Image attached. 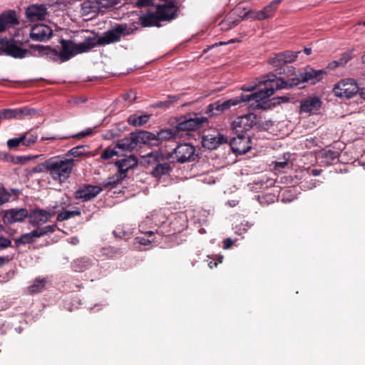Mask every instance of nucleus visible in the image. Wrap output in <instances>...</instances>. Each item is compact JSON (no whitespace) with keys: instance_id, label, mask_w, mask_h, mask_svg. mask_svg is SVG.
I'll use <instances>...</instances> for the list:
<instances>
[{"instance_id":"f257e3e1","label":"nucleus","mask_w":365,"mask_h":365,"mask_svg":"<svg viewBox=\"0 0 365 365\" xmlns=\"http://www.w3.org/2000/svg\"><path fill=\"white\" fill-rule=\"evenodd\" d=\"M297 83V80L284 81L283 77H277V74L269 73L264 76V80L259 83V86H264V88L249 94H257V98H252L250 100H246V102H254L250 104V106L253 107V108L264 110L272 109L273 107L270 100H267V98L274 94V91L282 88H292V85Z\"/></svg>"},{"instance_id":"f03ea898","label":"nucleus","mask_w":365,"mask_h":365,"mask_svg":"<svg viewBox=\"0 0 365 365\" xmlns=\"http://www.w3.org/2000/svg\"><path fill=\"white\" fill-rule=\"evenodd\" d=\"M76 160L64 155H57L46 160L48 174L55 181L65 182L71 176Z\"/></svg>"},{"instance_id":"7ed1b4c3","label":"nucleus","mask_w":365,"mask_h":365,"mask_svg":"<svg viewBox=\"0 0 365 365\" xmlns=\"http://www.w3.org/2000/svg\"><path fill=\"white\" fill-rule=\"evenodd\" d=\"M178 11V7L173 1L157 5L155 13L150 12L140 16L141 25L145 27H160V21L175 19Z\"/></svg>"},{"instance_id":"20e7f679","label":"nucleus","mask_w":365,"mask_h":365,"mask_svg":"<svg viewBox=\"0 0 365 365\" xmlns=\"http://www.w3.org/2000/svg\"><path fill=\"white\" fill-rule=\"evenodd\" d=\"M196 149L189 143H180L172 152L167 153V160L171 163L184 164L194 162L197 158Z\"/></svg>"},{"instance_id":"39448f33","label":"nucleus","mask_w":365,"mask_h":365,"mask_svg":"<svg viewBox=\"0 0 365 365\" xmlns=\"http://www.w3.org/2000/svg\"><path fill=\"white\" fill-rule=\"evenodd\" d=\"M208 123V118L204 116H199L194 113L192 115H182L177 120V125L175 130L177 132L179 138L183 135V132L195 130L203 128Z\"/></svg>"},{"instance_id":"423d86ee","label":"nucleus","mask_w":365,"mask_h":365,"mask_svg":"<svg viewBox=\"0 0 365 365\" xmlns=\"http://www.w3.org/2000/svg\"><path fill=\"white\" fill-rule=\"evenodd\" d=\"M60 43L61 49L58 52L61 63L68 61L78 53H86L90 51L87 38L80 43H76L71 40L61 38Z\"/></svg>"},{"instance_id":"0eeeda50","label":"nucleus","mask_w":365,"mask_h":365,"mask_svg":"<svg viewBox=\"0 0 365 365\" xmlns=\"http://www.w3.org/2000/svg\"><path fill=\"white\" fill-rule=\"evenodd\" d=\"M123 30L116 26L112 29L104 32L102 36L94 35L87 38L90 51L96 46H106L118 42L121 39L120 33Z\"/></svg>"},{"instance_id":"6e6552de","label":"nucleus","mask_w":365,"mask_h":365,"mask_svg":"<svg viewBox=\"0 0 365 365\" xmlns=\"http://www.w3.org/2000/svg\"><path fill=\"white\" fill-rule=\"evenodd\" d=\"M148 136H150V135L145 133V130H143L132 132L128 137L118 140L115 148L125 151H132L140 144L147 145Z\"/></svg>"},{"instance_id":"1a4fd4ad","label":"nucleus","mask_w":365,"mask_h":365,"mask_svg":"<svg viewBox=\"0 0 365 365\" xmlns=\"http://www.w3.org/2000/svg\"><path fill=\"white\" fill-rule=\"evenodd\" d=\"M299 53L300 51L294 53L289 51L281 52L275 54L273 58L269 60V62L273 66L279 67L276 70L277 74L281 75L285 73L286 70L291 72L294 69L292 66H284V64L294 61Z\"/></svg>"},{"instance_id":"9d476101","label":"nucleus","mask_w":365,"mask_h":365,"mask_svg":"<svg viewBox=\"0 0 365 365\" xmlns=\"http://www.w3.org/2000/svg\"><path fill=\"white\" fill-rule=\"evenodd\" d=\"M282 1V0H273L259 11L250 9L247 11H245L242 16V21L250 19L257 21H262L272 17Z\"/></svg>"},{"instance_id":"9b49d317","label":"nucleus","mask_w":365,"mask_h":365,"mask_svg":"<svg viewBox=\"0 0 365 365\" xmlns=\"http://www.w3.org/2000/svg\"><path fill=\"white\" fill-rule=\"evenodd\" d=\"M359 91V86L356 80L346 78L337 83L334 88V95L341 98H351Z\"/></svg>"},{"instance_id":"f8f14e48","label":"nucleus","mask_w":365,"mask_h":365,"mask_svg":"<svg viewBox=\"0 0 365 365\" xmlns=\"http://www.w3.org/2000/svg\"><path fill=\"white\" fill-rule=\"evenodd\" d=\"M257 123V115L253 113H249L237 117L231 125L235 133L245 134Z\"/></svg>"},{"instance_id":"ddd939ff","label":"nucleus","mask_w":365,"mask_h":365,"mask_svg":"<svg viewBox=\"0 0 365 365\" xmlns=\"http://www.w3.org/2000/svg\"><path fill=\"white\" fill-rule=\"evenodd\" d=\"M21 44L14 38H2L0 39V50L7 56L15 58H23L29 53V51L21 48Z\"/></svg>"},{"instance_id":"4468645a","label":"nucleus","mask_w":365,"mask_h":365,"mask_svg":"<svg viewBox=\"0 0 365 365\" xmlns=\"http://www.w3.org/2000/svg\"><path fill=\"white\" fill-rule=\"evenodd\" d=\"M145 133L150 135L146 140L147 145L150 146H159L163 141L179 138L177 132L175 130V127L170 129H162L157 134L147 130H145Z\"/></svg>"},{"instance_id":"2eb2a0df","label":"nucleus","mask_w":365,"mask_h":365,"mask_svg":"<svg viewBox=\"0 0 365 365\" xmlns=\"http://www.w3.org/2000/svg\"><path fill=\"white\" fill-rule=\"evenodd\" d=\"M102 191L103 188L99 185L83 184L73 192V197L81 202H87L94 199Z\"/></svg>"},{"instance_id":"dca6fc26","label":"nucleus","mask_w":365,"mask_h":365,"mask_svg":"<svg viewBox=\"0 0 365 365\" xmlns=\"http://www.w3.org/2000/svg\"><path fill=\"white\" fill-rule=\"evenodd\" d=\"M323 70H314V68L308 66L304 68V71L299 74V76H294L291 78L284 79V81L291 80H297V83L292 85V88L298 86L301 83H309L310 84H315L322 78L324 73Z\"/></svg>"},{"instance_id":"f3484780","label":"nucleus","mask_w":365,"mask_h":365,"mask_svg":"<svg viewBox=\"0 0 365 365\" xmlns=\"http://www.w3.org/2000/svg\"><path fill=\"white\" fill-rule=\"evenodd\" d=\"M236 137H232L230 141V145L233 153L243 155L251 149V140L246 134L235 133Z\"/></svg>"},{"instance_id":"a211bd4d","label":"nucleus","mask_w":365,"mask_h":365,"mask_svg":"<svg viewBox=\"0 0 365 365\" xmlns=\"http://www.w3.org/2000/svg\"><path fill=\"white\" fill-rule=\"evenodd\" d=\"M29 217V211L26 208H12L4 212L2 220L5 225L21 222Z\"/></svg>"},{"instance_id":"6ab92c4d","label":"nucleus","mask_w":365,"mask_h":365,"mask_svg":"<svg viewBox=\"0 0 365 365\" xmlns=\"http://www.w3.org/2000/svg\"><path fill=\"white\" fill-rule=\"evenodd\" d=\"M53 36V30L47 25L40 24L33 26L29 33V37L34 41H47Z\"/></svg>"},{"instance_id":"aec40b11","label":"nucleus","mask_w":365,"mask_h":365,"mask_svg":"<svg viewBox=\"0 0 365 365\" xmlns=\"http://www.w3.org/2000/svg\"><path fill=\"white\" fill-rule=\"evenodd\" d=\"M52 217V213L43 209L35 208L29 212V223L32 226L39 227Z\"/></svg>"},{"instance_id":"412c9836","label":"nucleus","mask_w":365,"mask_h":365,"mask_svg":"<svg viewBox=\"0 0 365 365\" xmlns=\"http://www.w3.org/2000/svg\"><path fill=\"white\" fill-rule=\"evenodd\" d=\"M228 138L220 133L216 135L207 134L202 137V145L205 148L208 150H215L220 145L227 143Z\"/></svg>"},{"instance_id":"4be33fe9","label":"nucleus","mask_w":365,"mask_h":365,"mask_svg":"<svg viewBox=\"0 0 365 365\" xmlns=\"http://www.w3.org/2000/svg\"><path fill=\"white\" fill-rule=\"evenodd\" d=\"M322 106V101L317 96H309L301 101L300 112L314 113L317 112Z\"/></svg>"},{"instance_id":"5701e85b","label":"nucleus","mask_w":365,"mask_h":365,"mask_svg":"<svg viewBox=\"0 0 365 365\" xmlns=\"http://www.w3.org/2000/svg\"><path fill=\"white\" fill-rule=\"evenodd\" d=\"M29 47L38 51L40 56L46 57L52 61L60 62L59 52L56 48L43 45H30Z\"/></svg>"},{"instance_id":"b1692460","label":"nucleus","mask_w":365,"mask_h":365,"mask_svg":"<svg viewBox=\"0 0 365 365\" xmlns=\"http://www.w3.org/2000/svg\"><path fill=\"white\" fill-rule=\"evenodd\" d=\"M46 7L44 5L33 4L27 7L26 15L31 21L44 19L46 14Z\"/></svg>"},{"instance_id":"393cba45","label":"nucleus","mask_w":365,"mask_h":365,"mask_svg":"<svg viewBox=\"0 0 365 365\" xmlns=\"http://www.w3.org/2000/svg\"><path fill=\"white\" fill-rule=\"evenodd\" d=\"M257 98V94L255 95H245L242 93L241 95L236 96L232 98H230L227 101L221 102L220 101V105L221 106V112L225 113L233 106H236L242 103L246 102V100H250L252 98Z\"/></svg>"},{"instance_id":"a878e982","label":"nucleus","mask_w":365,"mask_h":365,"mask_svg":"<svg viewBox=\"0 0 365 365\" xmlns=\"http://www.w3.org/2000/svg\"><path fill=\"white\" fill-rule=\"evenodd\" d=\"M115 165L118 168V172L126 178L128 171L138 165V159L134 155H130L128 158L117 160Z\"/></svg>"},{"instance_id":"bb28decb","label":"nucleus","mask_w":365,"mask_h":365,"mask_svg":"<svg viewBox=\"0 0 365 365\" xmlns=\"http://www.w3.org/2000/svg\"><path fill=\"white\" fill-rule=\"evenodd\" d=\"M101 9L97 0L86 1L81 4V14L83 16H91V19L95 17Z\"/></svg>"},{"instance_id":"cd10ccee","label":"nucleus","mask_w":365,"mask_h":365,"mask_svg":"<svg viewBox=\"0 0 365 365\" xmlns=\"http://www.w3.org/2000/svg\"><path fill=\"white\" fill-rule=\"evenodd\" d=\"M0 24L6 29L13 27L19 24L16 12L14 10H9L0 15Z\"/></svg>"},{"instance_id":"c85d7f7f","label":"nucleus","mask_w":365,"mask_h":365,"mask_svg":"<svg viewBox=\"0 0 365 365\" xmlns=\"http://www.w3.org/2000/svg\"><path fill=\"white\" fill-rule=\"evenodd\" d=\"M144 163L148 165L155 166L160 162L168 161L167 154L163 155L161 152L153 151L143 157Z\"/></svg>"},{"instance_id":"c756f323","label":"nucleus","mask_w":365,"mask_h":365,"mask_svg":"<svg viewBox=\"0 0 365 365\" xmlns=\"http://www.w3.org/2000/svg\"><path fill=\"white\" fill-rule=\"evenodd\" d=\"M72 269L77 272H83L93 266V261L88 257L76 259L72 262Z\"/></svg>"},{"instance_id":"7c9ffc66","label":"nucleus","mask_w":365,"mask_h":365,"mask_svg":"<svg viewBox=\"0 0 365 365\" xmlns=\"http://www.w3.org/2000/svg\"><path fill=\"white\" fill-rule=\"evenodd\" d=\"M150 117L148 114L139 115L138 113H135L128 117V123L135 127L142 126L148 123Z\"/></svg>"},{"instance_id":"2f4dec72","label":"nucleus","mask_w":365,"mask_h":365,"mask_svg":"<svg viewBox=\"0 0 365 365\" xmlns=\"http://www.w3.org/2000/svg\"><path fill=\"white\" fill-rule=\"evenodd\" d=\"M172 170L170 164L166 161L160 162L155 165L151 171V175L155 178L168 175Z\"/></svg>"},{"instance_id":"473e14b6","label":"nucleus","mask_w":365,"mask_h":365,"mask_svg":"<svg viewBox=\"0 0 365 365\" xmlns=\"http://www.w3.org/2000/svg\"><path fill=\"white\" fill-rule=\"evenodd\" d=\"M117 26H118V28H120L123 30L120 33L121 37L132 35V34H135V31H137L139 29L140 26L143 27L141 25L140 18L139 19L138 22H133L130 26H128L125 24H118Z\"/></svg>"},{"instance_id":"72a5a7b5","label":"nucleus","mask_w":365,"mask_h":365,"mask_svg":"<svg viewBox=\"0 0 365 365\" xmlns=\"http://www.w3.org/2000/svg\"><path fill=\"white\" fill-rule=\"evenodd\" d=\"M339 153L332 150H324L321 153L322 162L327 164L331 165L335 160L338 159Z\"/></svg>"},{"instance_id":"f704fd0d","label":"nucleus","mask_w":365,"mask_h":365,"mask_svg":"<svg viewBox=\"0 0 365 365\" xmlns=\"http://www.w3.org/2000/svg\"><path fill=\"white\" fill-rule=\"evenodd\" d=\"M21 138H22V145L30 147L36 142L38 139V135L36 132L31 130L21 135Z\"/></svg>"},{"instance_id":"c9c22d12","label":"nucleus","mask_w":365,"mask_h":365,"mask_svg":"<svg viewBox=\"0 0 365 365\" xmlns=\"http://www.w3.org/2000/svg\"><path fill=\"white\" fill-rule=\"evenodd\" d=\"M57 228L56 225H46L45 227H38L36 230H34V235H37V237H41L49 234L53 233Z\"/></svg>"},{"instance_id":"e433bc0d","label":"nucleus","mask_w":365,"mask_h":365,"mask_svg":"<svg viewBox=\"0 0 365 365\" xmlns=\"http://www.w3.org/2000/svg\"><path fill=\"white\" fill-rule=\"evenodd\" d=\"M81 215V212L78 208L71 211L64 210L57 215L56 220L58 222H62Z\"/></svg>"},{"instance_id":"4c0bfd02","label":"nucleus","mask_w":365,"mask_h":365,"mask_svg":"<svg viewBox=\"0 0 365 365\" xmlns=\"http://www.w3.org/2000/svg\"><path fill=\"white\" fill-rule=\"evenodd\" d=\"M34 230L31 232L21 235L18 239L15 240L16 247L21 245L31 244L35 241L37 235H33Z\"/></svg>"},{"instance_id":"58836bf2","label":"nucleus","mask_w":365,"mask_h":365,"mask_svg":"<svg viewBox=\"0 0 365 365\" xmlns=\"http://www.w3.org/2000/svg\"><path fill=\"white\" fill-rule=\"evenodd\" d=\"M124 178H125V175L120 173L115 174L111 177H109L105 182H103L104 187H114L118 183H120Z\"/></svg>"},{"instance_id":"ea45409f","label":"nucleus","mask_w":365,"mask_h":365,"mask_svg":"<svg viewBox=\"0 0 365 365\" xmlns=\"http://www.w3.org/2000/svg\"><path fill=\"white\" fill-rule=\"evenodd\" d=\"M38 114V111L35 108L24 106L18 108V119H23L26 117H32Z\"/></svg>"},{"instance_id":"a19ab883","label":"nucleus","mask_w":365,"mask_h":365,"mask_svg":"<svg viewBox=\"0 0 365 365\" xmlns=\"http://www.w3.org/2000/svg\"><path fill=\"white\" fill-rule=\"evenodd\" d=\"M45 284H46L45 279H36L35 281L34 282L33 284H31L29 287V292L31 294H36V293L41 292L44 289Z\"/></svg>"},{"instance_id":"79ce46f5","label":"nucleus","mask_w":365,"mask_h":365,"mask_svg":"<svg viewBox=\"0 0 365 365\" xmlns=\"http://www.w3.org/2000/svg\"><path fill=\"white\" fill-rule=\"evenodd\" d=\"M205 113L210 117L222 114V112H221L220 101H217L213 103H210L207 107Z\"/></svg>"},{"instance_id":"37998d69","label":"nucleus","mask_w":365,"mask_h":365,"mask_svg":"<svg viewBox=\"0 0 365 365\" xmlns=\"http://www.w3.org/2000/svg\"><path fill=\"white\" fill-rule=\"evenodd\" d=\"M240 22V20L239 19H232L231 17V14H230L229 16H227V18L222 21V29L223 30H229L235 26H237Z\"/></svg>"},{"instance_id":"c03bdc74","label":"nucleus","mask_w":365,"mask_h":365,"mask_svg":"<svg viewBox=\"0 0 365 365\" xmlns=\"http://www.w3.org/2000/svg\"><path fill=\"white\" fill-rule=\"evenodd\" d=\"M84 148L85 147L83 145L76 146L75 148H73L70 150H68L66 154L63 155L68 158V157H81L85 155L84 153Z\"/></svg>"},{"instance_id":"a18cd8bd","label":"nucleus","mask_w":365,"mask_h":365,"mask_svg":"<svg viewBox=\"0 0 365 365\" xmlns=\"http://www.w3.org/2000/svg\"><path fill=\"white\" fill-rule=\"evenodd\" d=\"M22 138H14L9 139L6 142L7 147L9 150H14L18 148L19 145H22Z\"/></svg>"},{"instance_id":"49530a36","label":"nucleus","mask_w":365,"mask_h":365,"mask_svg":"<svg viewBox=\"0 0 365 365\" xmlns=\"http://www.w3.org/2000/svg\"><path fill=\"white\" fill-rule=\"evenodd\" d=\"M117 155L118 152L115 150V149L108 147L102 152L101 158L103 160H106Z\"/></svg>"},{"instance_id":"de8ad7c7","label":"nucleus","mask_w":365,"mask_h":365,"mask_svg":"<svg viewBox=\"0 0 365 365\" xmlns=\"http://www.w3.org/2000/svg\"><path fill=\"white\" fill-rule=\"evenodd\" d=\"M246 9V7H245L242 4L240 3L232 10L230 14L240 17L242 21V16Z\"/></svg>"},{"instance_id":"09e8293b","label":"nucleus","mask_w":365,"mask_h":365,"mask_svg":"<svg viewBox=\"0 0 365 365\" xmlns=\"http://www.w3.org/2000/svg\"><path fill=\"white\" fill-rule=\"evenodd\" d=\"M97 2L101 9L112 7L118 3L117 0H97Z\"/></svg>"},{"instance_id":"8fccbe9b","label":"nucleus","mask_w":365,"mask_h":365,"mask_svg":"<svg viewBox=\"0 0 365 365\" xmlns=\"http://www.w3.org/2000/svg\"><path fill=\"white\" fill-rule=\"evenodd\" d=\"M122 98L125 101L131 103L136 100L137 94L135 91L130 90V91L123 94L122 96Z\"/></svg>"},{"instance_id":"3c124183","label":"nucleus","mask_w":365,"mask_h":365,"mask_svg":"<svg viewBox=\"0 0 365 365\" xmlns=\"http://www.w3.org/2000/svg\"><path fill=\"white\" fill-rule=\"evenodd\" d=\"M11 195L6 191V190L3 187H0V206L4 203L8 202Z\"/></svg>"},{"instance_id":"603ef678","label":"nucleus","mask_w":365,"mask_h":365,"mask_svg":"<svg viewBox=\"0 0 365 365\" xmlns=\"http://www.w3.org/2000/svg\"><path fill=\"white\" fill-rule=\"evenodd\" d=\"M170 101H160L156 103V107L158 108H163L164 106L168 107L172 102L176 101L177 98L175 96H169Z\"/></svg>"},{"instance_id":"864d4df0","label":"nucleus","mask_w":365,"mask_h":365,"mask_svg":"<svg viewBox=\"0 0 365 365\" xmlns=\"http://www.w3.org/2000/svg\"><path fill=\"white\" fill-rule=\"evenodd\" d=\"M11 245V242L9 239L0 237V251L10 247Z\"/></svg>"},{"instance_id":"5fc2aeb1","label":"nucleus","mask_w":365,"mask_h":365,"mask_svg":"<svg viewBox=\"0 0 365 365\" xmlns=\"http://www.w3.org/2000/svg\"><path fill=\"white\" fill-rule=\"evenodd\" d=\"M33 172L34 173H48V170L46 169V160L40 164H38V165H36V167H34L33 168Z\"/></svg>"},{"instance_id":"6e6d98bb","label":"nucleus","mask_w":365,"mask_h":365,"mask_svg":"<svg viewBox=\"0 0 365 365\" xmlns=\"http://www.w3.org/2000/svg\"><path fill=\"white\" fill-rule=\"evenodd\" d=\"M351 56L349 53H344L342 54L341 57L338 59V61H339L341 66H344L351 60Z\"/></svg>"},{"instance_id":"4d7b16f0","label":"nucleus","mask_w":365,"mask_h":365,"mask_svg":"<svg viewBox=\"0 0 365 365\" xmlns=\"http://www.w3.org/2000/svg\"><path fill=\"white\" fill-rule=\"evenodd\" d=\"M9 162H11L14 164H21L26 161L25 157L23 156H14L11 155Z\"/></svg>"},{"instance_id":"13d9d810","label":"nucleus","mask_w":365,"mask_h":365,"mask_svg":"<svg viewBox=\"0 0 365 365\" xmlns=\"http://www.w3.org/2000/svg\"><path fill=\"white\" fill-rule=\"evenodd\" d=\"M94 130H95V128H87L85 131H82V132L78 133L76 135V137L77 138H83L85 136L91 135H92L94 133Z\"/></svg>"},{"instance_id":"bf43d9fd","label":"nucleus","mask_w":365,"mask_h":365,"mask_svg":"<svg viewBox=\"0 0 365 365\" xmlns=\"http://www.w3.org/2000/svg\"><path fill=\"white\" fill-rule=\"evenodd\" d=\"M12 108H5L1 110V114L3 115V119H11L12 117Z\"/></svg>"},{"instance_id":"052dcab7","label":"nucleus","mask_w":365,"mask_h":365,"mask_svg":"<svg viewBox=\"0 0 365 365\" xmlns=\"http://www.w3.org/2000/svg\"><path fill=\"white\" fill-rule=\"evenodd\" d=\"M153 0H138L136 4L139 7L148 6L153 4Z\"/></svg>"},{"instance_id":"680f3d73","label":"nucleus","mask_w":365,"mask_h":365,"mask_svg":"<svg viewBox=\"0 0 365 365\" xmlns=\"http://www.w3.org/2000/svg\"><path fill=\"white\" fill-rule=\"evenodd\" d=\"M288 165V161L284 160L282 162H275L274 168L275 170L283 169Z\"/></svg>"},{"instance_id":"e2e57ef3","label":"nucleus","mask_w":365,"mask_h":365,"mask_svg":"<svg viewBox=\"0 0 365 365\" xmlns=\"http://www.w3.org/2000/svg\"><path fill=\"white\" fill-rule=\"evenodd\" d=\"M233 243L234 242L232 240H231L230 238H226L223 241V248L229 249L232 246Z\"/></svg>"},{"instance_id":"0e129e2a","label":"nucleus","mask_w":365,"mask_h":365,"mask_svg":"<svg viewBox=\"0 0 365 365\" xmlns=\"http://www.w3.org/2000/svg\"><path fill=\"white\" fill-rule=\"evenodd\" d=\"M339 66H341V65L339 64V61L338 60H336L329 63L327 65V68L333 70Z\"/></svg>"},{"instance_id":"69168bd1","label":"nucleus","mask_w":365,"mask_h":365,"mask_svg":"<svg viewBox=\"0 0 365 365\" xmlns=\"http://www.w3.org/2000/svg\"><path fill=\"white\" fill-rule=\"evenodd\" d=\"M137 239L138 240V242L143 245L150 244L153 241V239H145L144 237H138Z\"/></svg>"},{"instance_id":"338daca9","label":"nucleus","mask_w":365,"mask_h":365,"mask_svg":"<svg viewBox=\"0 0 365 365\" xmlns=\"http://www.w3.org/2000/svg\"><path fill=\"white\" fill-rule=\"evenodd\" d=\"M11 155L6 152H0V160L9 162Z\"/></svg>"},{"instance_id":"774afa93","label":"nucleus","mask_w":365,"mask_h":365,"mask_svg":"<svg viewBox=\"0 0 365 365\" xmlns=\"http://www.w3.org/2000/svg\"><path fill=\"white\" fill-rule=\"evenodd\" d=\"M269 100L273 108L281 103L279 97H274Z\"/></svg>"}]
</instances>
